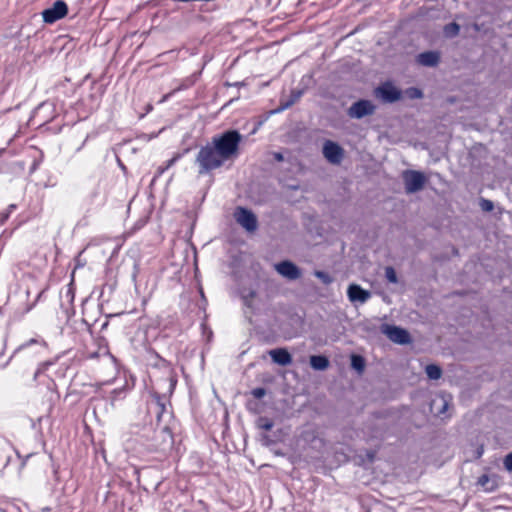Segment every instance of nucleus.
<instances>
[{
	"label": "nucleus",
	"instance_id": "1",
	"mask_svg": "<svg viewBox=\"0 0 512 512\" xmlns=\"http://www.w3.org/2000/svg\"><path fill=\"white\" fill-rule=\"evenodd\" d=\"M242 135L237 130H228L200 148L195 163L198 165L199 175L207 174L220 168L226 161L238 154Z\"/></svg>",
	"mask_w": 512,
	"mask_h": 512
},
{
	"label": "nucleus",
	"instance_id": "2",
	"mask_svg": "<svg viewBox=\"0 0 512 512\" xmlns=\"http://www.w3.org/2000/svg\"><path fill=\"white\" fill-rule=\"evenodd\" d=\"M402 179L404 182L405 191L408 194L421 191L427 182V178L424 173L417 170L403 171Z\"/></svg>",
	"mask_w": 512,
	"mask_h": 512
},
{
	"label": "nucleus",
	"instance_id": "3",
	"mask_svg": "<svg viewBox=\"0 0 512 512\" xmlns=\"http://www.w3.org/2000/svg\"><path fill=\"white\" fill-rule=\"evenodd\" d=\"M67 13V4L62 0H57L56 2H54L52 7L45 9L42 12V17L45 23L52 24L65 17Z\"/></svg>",
	"mask_w": 512,
	"mask_h": 512
},
{
	"label": "nucleus",
	"instance_id": "4",
	"mask_svg": "<svg viewBox=\"0 0 512 512\" xmlns=\"http://www.w3.org/2000/svg\"><path fill=\"white\" fill-rule=\"evenodd\" d=\"M375 95L384 103H394L401 99L402 93L391 82H385L376 88Z\"/></svg>",
	"mask_w": 512,
	"mask_h": 512
},
{
	"label": "nucleus",
	"instance_id": "5",
	"mask_svg": "<svg viewBox=\"0 0 512 512\" xmlns=\"http://www.w3.org/2000/svg\"><path fill=\"white\" fill-rule=\"evenodd\" d=\"M325 159L334 165H338L344 158V149L336 142L326 140L322 149Z\"/></svg>",
	"mask_w": 512,
	"mask_h": 512
},
{
	"label": "nucleus",
	"instance_id": "6",
	"mask_svg": "<svg viewBox=\"0 0 512 512\" xmlns=\"http://www.w3.org/2000/svg\"><path fill=\"white\" fill-rule=\"evenodd\" d=\"M234 217L237 223L247 231L253 232L257 229V218L255 214L249 209L244 207H237L234 213Z\"/></svg>",
	"mask_w": 512,
	"mask_h": 512
},
{
	"label": "nucleus",
	"instance_id": "7",
	"mask_svg": "<svg viewBox=\"0 0 512 512\" xmlns=\"http://www.w3.org/2000/svg\"><path fill=\"white\" fill-rule=\"evenodd\" d=\"M381 331L394 343L407 344L410 342L409 333L401 327L384 324L381 326Z\"/></svg>",
	"mask_w": 512,
	"mask_h": 512
},
{
	"label": "nucleus",
	"instance_id": "8",
	"mask_svg": "<svg viewBox=\"0 0 512 512\" xmlns=\"http://www.w3.org/2000/svg\"><path fill=\"white\" fill-rule=\"evenodd\" d=\"M375 111V106L369 100H359L353 103L348 109V115L351 118L361 119L365 116L372 115Z\"/></svg>",
	"mask_w": 512,
	"mask_h": 512
},
{
	"label": "nucleus",
	"instance_id": "9",
	"mask_svg": "<svg viewBox=\"0 0 512 512\" xmlns=\"http://www.w3.org/2000/svg\"><path fill=\"white\" fill-rule=\"evenodd\" d=\"M275 270L288 280H296L301 276L300 269L289 260L275 264Z\"/></svg>",
	"mask_w": 512,
	"mask_h": 512
},
{
	"label": "nucleus",
	"instance_id": "10",
	"mask_svg": "<svg viewBox=\"0 0 512 512\" xmlns=\"http://www.w3.org/2000/svg\"><path fill=\"white\" fill-rule=\"evenodd\" d=\"M347 296L352 303L364 304L370 299L371 293L358 284H350L347 289Z\"/></svg>",
	"mask_w": 512,
	"mask_h": 512
},
{
	"label": "nucleus",
	"instance_id": "11",
	"mask_svg": "<svg viewBox=\"0 0 512 512\" xmlns=\"http://www.w3.org/2000/svg\"><path fill=\"white\" fill-rule=\"evenodd\" d=\"M274 363L281 366H288L292 363V356L285 348H276L269 351Z\"/></svg>",
	"mask_w": 512,
	"mask_h": 512
},
{
	"label": "nucleus",
	"instance_id": "12",
	"mask_svg": "<svg viewBox=\"0 0 512 512\" xmlns=\"http://www.w3.org/2000/svg\"><path fill=\"white\" fill-rule=\"evenodd\" d=\"M449 408V401L444 396H438L431 402V410L437 416L445 415L446 411Z\"/></svg>",
	"mask_w": 512,
	"mask_h": 512
},
{
	"label": "nucleus",
	"instance_id": "13",
	"mask_svg": "<svg viewBox=\"0 0 512 512\" xmlns=\"http://www.w3.org/2000/svg\"><path fill=\"white\" fill-rule=\"evenodd\" d=\"M417 60L423 66L434 67L439 62V55L433 51L423 52L418 55Z\"/></svg>",
	"mask_w": 512,
	"mask_h": 512
},
{
	"label": "nucleus",
	"instance_id": "14",
	"mask_svg": "<svg viewBox=\"0 0 512 512\" xmlns=\"http://www.w3.org/2000/svg\"><path fill=\"white\" fill-rule=\"evenodd\" d=\"M310 365L314 370L323 371L329 367V360L322 355H313L310 357Z\"/></svg>",
	"mask_w": 512,
	"mask_h": 512
},
{
	"label": "nucleus",
	"instance_id": "15",
	"mask_svg": "<svg viewBox=\"0 0 512 512\" xmlns=\"http://www.w3.org/2000/svg\"><path fill=\"white\" fill-rule=\"evenodd\" d=\"M189 149H185L182 153H176L170 160H168L165 165L159 166L156 172V176L162 175L166 170L172 167L185 153H187Z\"/></svg>",
	"mask_w": 512,
	"mask_h": 512
},
{
	"label": "nucleus",
	"instance_id": "16",
	"mask_svg": "<svg viewBox=\"0 0 512 512\" xmlns=\"http://www.w3.org/2000/svg\"><path fill=\"white\" fill-rule=\"evenodd\" d=\"M478 485L483 487L486 491H493L496 489L497 484L495 480H492L488 475L484 474L479 477Z\"/></svg>",
	"mask_w": 512,
	"mask_h": 512
},
{
	"label": "nucleus",
	"instance_id": "17",
	"mask_svg": "<svg viewBox=\"0 0 512 512\" xmlns=\"http://www.w3.org/2000/svg\"><path fill=\"white\" fill-rule=\"evenodd\" d=\"M149 363L151 366H154V367L167 368L171 372L168 362L165 359L161 358L156 353L151 354V356L149 358Z\"/></svg>",
	"mask_w": 512,
	"mask_h": 512
},
{
	"label": "nucleus",
	"instance_id": "18",
	"mask_svg": "<svg viewBox=\"0 0 512 512\" xmlns=\"http://www.w3.org/2000/svg\"><path fill=\"white\" fill-rule=\"evenodd\" d=\"M425 372L429 379L438 380L442 375V370L438 365L429 364L425 368Z\"/></svg>",
	"mask_w": 512,
	"mask_h": 512
},
{
	"label": "nucleus",
	"instance_id": "19",
	"mask_svg": "<svg viewBox=\"0 0 512 512\" xmlns=\"http://www.w3.org/2000/svg\"><path fill=\"white\" fill-rule=\"evenodd\" d=\"M459 31H460V26L455 22L445 25V27L443 29L445 36L448 38H453V37L457 36L459 34Z\"/></svg>",
	"mask_w": 512,
	"mask_h": 512
},
{
	"label": "nucleus",
	"instance_id": "20",
	"mask_svg": "<svg viewBox=\"0 0 512 512\" xmlns=\"http://www.w3.org/2000/svg\"><path fill=\"white\" fill-rule=\"evenodd\" d=\"M351 365L355 370L362 372L365 367V361L362 356L353 355L351 359Z\"/></svg>",
	"mask_w": 512,
	"mask_h": 512
},
{
	"label": "nucleus",
	"instance_id": "21",
	"mask_svg": "<svg viewBox=\"0 0 512 512\" xmlns=\"http://www.w3.org/2000/svg\"><path fill=\"white\" fill-rule=\"evenodd\" d=\"M257 426L265 431H270L273 428L274 423L266 417H261L257 421Z\"/></svg>",
	"mask_w": 512,
	"mask_h": 512
},
{
	"label": "nucleus",
	"instance_id": "22",
	"mask_svg": "<svg viewBox=\"0 0 512 512\" xmlns=\"http://www.w3.org/2000/svg\"><path fill=\"white\" fill-rule=\"evenodd\" d=\"M385 277L390 283H397L398 281L396 272L391 266L385 268Z\"/></svg>",
	"mask_w": 512,
	"mask_h": 512
},
{
	"label": "nucleus",
	"instance_id": "23",
	"mask_svg": "<svg viewBox=\"0 0 512 512\" xmlns=\"http://www.w3.org/2000/svg\"><path fill=\"white\" fill-rule=\"evenodd\" d=\"M479 206L485 212H491L494 209L493 202L485 198L480 199Z\"/></svg>",
	"mask_w": 512,
	"mask_h": 512
},
{
	"label": "nucleus",
	"instance_id": "24",
	"mask_svg": "<svg viewBox=\"0 0 512 512\" xmlns=\"http://www.w3.org/2000/svg\"><path fill=\"white\" fill-rule=\"evenodd\" d=\"M315 276L319 278L324 284H330L332 282L331 276L326 272L316 271Z\"/></svg>",
	"mask_w": 512,
	"mask_h": 512
},
{
	"label": "nucleus",
	"instance_id": "25",
	"mask_svg": "<svg viewBox=\"0 0 512 512\" xmlns=\"http://www.w3.org/2000/svg\"><path fill=\"white\" fill-rule=\"evenodd\" d=\"M159 434L162 436L164 442H167L169 445H171L172 435L167 427L162 428Z\"/></svg>",
	"mask_w": 512,
	"mask_h": 512
},
{
	"label": "nucleus",
	"instance_id": "26",
	"mask_svg": "<svg viewBox=\"0 0 512 512\" xmlns=\"http://www.w3.org/2000/svg\"><path fill=\"white\" fill-rule=\"evenodd\" d=\"M251 394L253 395L254 398L261 399L262 397L265 396L266 390L262 387H257L251 391Z\"/></svg>",
	"mask_w": 512,
	"mask_h": 512
},
{
	"label": "nucleus",
	"instance_id": "27",
	"mask_svg": "<svg viewBox=\"0 0 512 512\" xmlns=\"http://www.w3.org/2000/svg\"><path fill=\"white\" fill-rule=\"evenodd\" d=\"M504 467L507 471L512 472V452L508 453L503 460Z\"/></svg>",
	"mask_w": 512,
	"mask_h": 512
},
{
	"label": "nucleus",
	"instance_id": "28",
	"mask_svg": "<svg viewBox=\"0 0 512 512\" xmlns=\"http://www.w3.org/2000/svg\"><path fill=\"white\" fill-rule=\"evenodd\" d=\"M301 92L298 91V92H294L292 94V99L290 101H288L287 103L283 104L282 108H289L291 105H293L300 97H301Z\"/></svg>",
	"mask_w": 512,
	"mask_h": 512
},
{
	"label": "nucleus",
	"instance_id": "29",
	"mask_svg": "<svg viewBox=\"0 0 512 512\" xmlns=\"http://www.w3.org/2000/svg\"><path fill=\"white\" fill-rule=\"evenodd\" d=\"M38 343H41L43 345H45V342L43 340H38V339H30L29 341L25 342L24 344L20 345L18 350H22L24 348H27L28 346L32 345V344H38Z\"/></svg>",
	"mask_w": 512,
	"mask_h": 512
},
{
	"label": "nucleus",
	"instance_id": "30",
	"mask_svg": "<svg viewBox=\"0 0 512 512\" xmlns=\"http://www.w3.org/2000/svg\"><path fill=\"white\" fill-rule=\"evenodd\" d=\"M407 93L410 98H421L422 97L421 90H419L417 88H410V89H408Z\"/></svg>",
	"mask_w": 512,
	"mask_h": 512
},
{
	"label": "nucleus",
	"instance_id": "31",
	"mask_svg": "<svg viewBox=\"0 0 512 512\" xmlns=\"http://www.w3.org/2000/svg\"><path fill=\"white\" fill-rule=\"evenodd\" d=\"M47 366H48V363H44L38 367V369L36 370V372L34 374V380H36L38 378V376L46 369Z\"/></svg>",
	"mask_w": 512,
	"mask_h": 512
},
{
	"label": "nucleus",
	"instance_id": "32",
	"mask_svg": "<svg viewBox=\"0 0 512 512\" xmlns=\"http://www.w3.org/2000/svg\"><path fill=\"white\" fill-rule=\"evenodd\" d=\"M273 157L277 162H281L284 160V156L280 152H273Z\"/></svg>",
	"mask_w": 512,
	"mask_h": 512
},
{
	"label": "nucleus",
	"instance_id": "33",
	"mask_svg": "<svg viewBox=\"0 0 512 512\" xmlns=\"http://www.w3.org/2000/svg\"><path fill=\"white\" fill-rule=\"evenodd\" d=\"M9 217V213H4L2 215V222H4Z\"/></svg>",
	"mask_w": 512,
	"mask_h": 512
},
{
	"label": "nucleus",
	"instance_id": "34",
	"mask_svg": "<svg viewBox=\"0 0 512 512\" xmlns=\"http://www.w3.org/2000/svg\"><path fill=\"white\" fill-rule=\"evenodd\" d=\"M170 381H171V387H174V386H175V384H176V380H175V379H173V377H172V376H170Z\"/></svg>",
	"mask_w": 512,
	"mask_h": 512
},
{
	"label": "nucleus",
	"instance_id": "35",
	"mask_svg": "<svg viewBox=\"0 0 512 512\" xmlns=\"http://www.w3.org/2000/svg\"><path fill=\"white\" fill-rule=\"evenodd\" d=\"M9 209L10 210L15 209V205H10Z\"/></svg>",
	"mask_w": 512,
	"mask_h": 512
},
{
	"label": "nucleus",
	"instance_id": "36",
	"mask_svg": "<svg viewBox=\"0 0 512 512\" xmlns=\"http://www.w3.org/2000/svg\"><path fill=\"white\" fill-rule=\"evenodd\" d=\"M482 454V450H478V456L480 457Z\"/></svg>",
	"mask_w": 512,
	"mask_h": 512
}]
</instances>
